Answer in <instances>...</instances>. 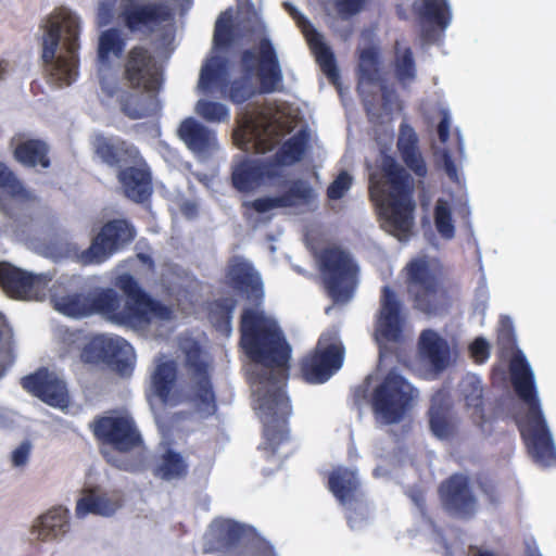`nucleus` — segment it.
<instances>
[{
    "instance_id": "nucleus-62",
    "label": "nucleus",
    "mask_w": 556,
    "mask_h": 556,
    "mask_svg": "<svg viewBox=\"0 0 556 556\" xmlns=\"http://www.w3.org/2000/svg\"><path fill=\"white\" fill-rule=\"evenodd\" d=\"M469 556H498L495 552L479 547V546H469Z\"/></svg>"
},
{
    "instance_id": "nucleus-51",
    "label": "nucleus",
    "mask_w": 556,
    "mask_h": 556,
    "mask_svg": "<svg viewBox=\"0 0 556 556\" xmlns=\"http://www.w3.org/2000/svg\"><path fill=\"white\" fill-rule=\"evenodd\" d=\"M244 535V529L237 522L224 521L218 527V538L225 547L236 546Z\"/></svg>"
},
{
    "instance_id": "nucleus-48",
    "label": "nucleus",
    "mask_w": 556,
    "mask_h": 556,
    "mask_svg": "<svg viewBox=\"0 0 556 556\" xmlns=\"http://www.w3.org/2000/svg\"><path fill=\"white\" fill-rule=\"evenodd\" d=\"M195 112L204 121L211 123H222L229 118L228 108L220 102L211 100H199L195 105Z\"/></svg>"
},
{
    "instance_id": "nucleus-19",
    "label": "nucleus",
    "mask_w": 556,
    "mask_h": 556,
    "mask_svg": "<svg viewBox=\"0 0 556 556\" xmlns=\"http://www.w3.org/2000/svg\"><path fill=\"white\" fill-rule=\"evenodd\" d=\"M94 156L110 168L121 170L134 163L142 162L139 149L118 136L96 134L91 141Z\"/></svg>"
},
{
    "instance_id": "nucleus-35",
    "label": "nucleus",
    "mask_w": 556,
    "mask_h": 556,
    "mask_svg": "<svg viewBox=\"0 0 556 556\" xmlns=\"http://www.w3.org/2000/svg\"><path fill=\"white\" fill-rule=\"evenodd\" d=\"M361 482L355 470L337 467L328 476V489L341 505L357 500Z\"/></svg>"
},
{
    "instance_id": "nucleus-21",
    "label": "nucleus",
    "mask_w": 556,
    "mask_h": 556,
    "mask_svg": "<svg viewBox=\"0 0 556 556\" xmlns=\"http://www.w3.org/2000/svg\"><path fill=\"white\" fill-rule=\"evenodd\" d=\"M131 351V345L121 337L97 334L88 340L80 351V359L85 364L109 365L124 364V359Z\"/></svg>"
},
{
    "instance_id": "nucleus-33",
    "label": "nucleus",
    "mask_w": 556,
    "mask_h": 556,
    "mask_svg": "<svg viewBox=\"0 0 556 556\" xmlns=\"http://www.w3.org/2000/svg\"><path fill=\"white\" fill-rule=\"evenodd\" d=\"M123 502L124 498L121 491H113L111 493L101 494L89 491L86 495L77 501L76 515L80 518L87 516L88 514L108 517L121 508Z\"/></svg>"
},
{
    "instance_id": "nucleus-61",
    "label": "nucleus",
    "mask_w": 556,
    "mask_h": 556,
    "mask_svg": "<svg viewBox=\"0 0 556 556\" xmlns=\"http://www.w3.org/2000/svg\"><path fill=\"white\" fill-rule=\"evenodd\" d=\"M254 59H255V53L253 50L247 49V50L242 51L241 63L244 68L250 71L252 68L251 64L254 61Z\"/></svg>"
},
{
    "instance_id": "nucleus-31",
    "label": "nucleus",
    "mask_w": 556,
    "mask_h": 556,
    "mask_svg": "<svg viewBox=\"0 0 556 556\" xmlns=\"http://www.w3.org/2000/svg\"><path fill=\"white\" fill-rule=\"evenodd\" d=\"M418 351L422 358L428 361L432 370L442 372L450 362V346L447 341L432 329L421 331L418 339Z\"/></svg>"
},
{
    "instance_id": "nucleus-26",
    "label": "nucleus",
    "mask_w": 556,
    "mask_h": 556,
    "mask_svg": "<svg viewBox=\"0 0 556 556\" xmlns=\"http://www.w3.org/2000/svg\"><path fill=\"white\" fill-rule=\"evenodd\" d=\"M117 180L125 197L135 203L147 202L153 193L152 173L143 159L118 170Z\"/></svg>"
},
{
    "instance_id": "nucleus-2",
    "label": "nucleus",
    "mask_w": 556,
    "mask_h": 556,
    "mask_svg": "<svg viewBox=\"0 0 556 556\" xmlns=\"http://www.w3.org/2000/svg\"><path fill=\"white\" fill-rule=\"evenodd\" d=\"M114 287L126 298L122 306V298L112 288L89 293L91 315H101L109 321L131 328H144L153 320L167 321L173 318L170 306L152 298L129 273H123L114 279Z\"/></svg>"
},
{
    "instance_id": "nucleus-10",
    "label": "nucleus",
    "mask_w": 556,
    "mask_h": 556,
    "mask_svg": "<svg viewBox=\"0 0 556 556\" xmlns=\"http://www.w3.org/2000/svg\"><path fill=\"white\" fill-rule=\"evenodd\" d=\"M136 235V228L129 220H108L92 238L90 245L77 255L78 262L84 266L100 265L129 245Z\"/></svg>"
},
{
    "instance_id": "nucleus-14",
    "label": "nucleus",
    "mask_w": 556,
    "mask_h": 556,
    "mask_svg": "<svg viewBox=\"0 0 556 556\" xmlns=\"http://www.w3.org/2000/svg\"><path fill=\"white\" fill-rule=\"evenodd\" d=\"M185 354V365L194 380L191 387V399L199 412L212 416L216 413L217 405L210 364L203 358V350L197 342L189 345Z\"/></svg>"
},
{
    "instance_id": "nucleus-38",
    "label": "nucleus",
    "mask_w": 556,
    "mask_h": 556,
    "mask_svg": "<svg viewBox=\"0 0 556 556\" xmlns=\"http://www.w3.org/2000/svg\"><path fill=\"white\" fill-rule=\"evenodd\" d=\"M177 365L174 361L160 362L151 375V390L163 403H167L177 381Z\"/></svg>"
},
{
    "instance_id": "nucleus-8",
    "label": "nucleus",
    "mask_w": 556,
    "mask_h": 556,
    "mask_svg": "<svg viewBox=\"0 0 556 556\" xmlns=\"http://www.w3.org/2000/svg\"><path fill=\"white\" fill-rule=\"evenodd\" d=\"M414 397L413 386L401 375L389 371L372 391L371 407L386 424H397L410 409Z\"/></svg>"
},
{
    "instance_id": "nucleus-63",
    "label": "nucleus",
    "mask_w": 556,
    "mask_h": 556,
    "mask_svg": "<svg viewBox=\"0 0 556 556\" xmlns=\"http://www.w3.org/2000/svg\"><path fill=\"white\" fill-rule=\"evenodd\" d=\"M444 164H445V169L451 177L456 175V168H455L454 162L452 161V159L447 152L444 153Z\"/></svg>"
},
{
    "instance_id": "nucleus-47",
    "label": "nucleus",
    "mask_w": 556,
    "mask_h": 556,
    "mask_svg": "<svg viewBox=\"0 0 556 556\" xmlns=\"http://www.w3.org/2000/svg\"><path fill=\"white\" fill-rule=\"evenodd\" d=\"M434 225L440 236L451 240L455 236V226L452 218V211L448 203L439 199L434 206Z\"/></svg>"
},
{
    "instance_id": "nucleus-29",
    "label": "nucleus",
    "mask_w": 556,
    "mask_h": 556,
    "mask_svg": "<svg viewBox=\"0 0 556 556\" xmlns=\"http://www.w3.org/2000/svg\"><path fill=\"white\" fill-rule=\"evenodd\" d=\"M235 135L243 143H253L256 150L262 153L271 150L274 147V141L270 138V124L253 112H245L241 115Z\"/></svg>"
},
{
    "instance_id": "nucleus-1",
    "label": "nucleus",
    "mask_w": 556,
    "mask_h": 556,
    "mask_svg": "<svg viewBox=\"0 0 556 556\" xmlns=\"http://www.w3.org/2000/svg\"><path fill=\"white\" fill-rule=\"evenodd\" d=\"M240 345L264 368L257 374L260 408L265 414L263 435L273 453L288 439L291 404L283 387L288 380L291 348L277 321L264 312L247 308L240 320Z\"/></svg>"
},
{
    "instance_id": "nucleus-28",
    "label": "nucleus",
    "mask_w": 556,
    "mask_h": 556,
    "mask_svg": "<svg viewBox=\"0 0 556 556\" xmlns=\"http://www.w3.org/2000/svg\"><path fill=\"white\" fill-rule=\"evenodd\" d=\"M278 176L271 161L243 160L236 164L231 172V185L239 192H250L263 184L265 179Z\"/></svg>"
},
{
    "instance_id": "nucleus-56",
    "label": "nucleus",
    "mask_w": 556,
    "mask_h": 556,
    "mask_svg": "<svg viewBox=\"0 0 556 556\" xmlns=\"http://www.w3.org/2000/svg\"><path fill=\"white\" fill-rule=\"evenodd\" d=\"M469 351L475 362L482 364L490 356V344L484 338L478 337L470 344Z\"/></svg>"
},
{
    "instance_id": "nucleus-54",
    "label": "nucleus",
    "mask_w": 556,
    "mask_h": 556,
    "mask_svg": "<svg viewBox=\"0 0 556 556\" xmlns=\"http://www.w3.org/2000/svg\"><path fill=\"white\" fill-rule=\"evenodd\" d=\"M352 186V176L342 170L327 188V197L330 200L341 199Z\"/></svg>"
},
{
    "instance_id": "nucleus-30",
    "label": "nucleus",
    "mask_w": 556,
    "mask_h": 556,
    "mask_svg": "<svg viewBox=\"0 0 556 556\" xmlns=\"http://www.w3.org/2000/svg\"><path fill=\"white\" fill-rule=\"evenodd\" d=\"M396 148L405 166L417 177L425 178L428 168L419 149V138L407 122H402L399 126Z\"/></svg>"
},
{
    "instance_id": "nucleus-13",
    "label": "nucleus",
    "mask_w": 556,
    "mask_h": 556,
    "mask_svg": "<svg viewBox=\"0 0 556 556\" xmlns=\"http://www.w3.org/2000/svg\"><path fill=\"white\" fill-rule=\"evenodd\" d=\"M405 269L408 291L413 296L415 307L425 313L435 312L442 296V289L428 262L424 258H416L410 261Z\"/></svg>"
},
{
    "instance_id": "nucleus-46",
    "label": "nucleus",
    "mask_w": 556,
    "mask_h": 556,
    "mask_svg": "<svg viewBox=\"0 0 556 556\" xmlns=\"http://www.w3.org/2000/svg\"><path fill=\"white\" fill-rule=\"evenodd\" d=\"M420 16L441 28L447 27L451 22V13L446 0H422Z\"/></svg>"
},
{
    "instance_id": "nucleus-17",
    "label": "nucleus",
    "mask_w": 556,
    "mask_h": 556,
    "mask_svg": "<svg viewBox=\"0 0 556 556\" xmlns=\"http://www.w3.org/2000/svg\"><path fill=\"white\" fill-rule=\"evenodd\" d=\"M227 61L220 56H213L202 66L199 87L208 91L215 84L222 86V90L228 87V99L233 104H243L256 94L251 80L248 77L233 79L229 85L226 83Z\"/></svg>"
},
{
    "instance_id": "nucleus-16",
    "label": "nucleus",
    "mask_w": 556,
    "mask_h": 556,
    "mask_svg": "<svg viewBox=\"0 0 556 556\" xmlns=\"http://www.w3.org/2000/svg\"><path fill=\"white\" fill-rule=\"evenodd\" d=\"M22 388L45 404L60 409L70 406L71 395L66 381L55 371L39 367L21 379Z\"/></svg>"
},
{
    "instance_id": "nucleus-40",
    "label": "nucleus",
    "mask_w": 556,
    "mask_h": 556,
    "mask_svg": "<svg viewBox=\"0 0 556 556\" xmlns=\"http://www.w3.org/2000/svg\"><path fill=\"white\" fill-rule=\"evenodd\" d=\"M188 470L189 466L182 455L167 450L154 468V476L165 481L180 480L187 477Z\"/></svg>"
},
{
    "instance_id": "nucleus-36",
    "label": "nucleus",
    "mask_w": 556,
    "mask_h": 556,
    "mask_svg": "<svg viewBox=\"0 0 556 556\" xmlns=\"http://www.w3.org/2000/svg\"><path fill=\"white\" fill-rule=\"evenodd\" d=\"M68 529V510L62 506L48 510L38 518L37 523L34 526L37 539L43 542L64 535Z\"/></svg>"
},
{
    "instance_id": "nucleus-12",
    "label": "nucleus",
    "mask_w": 556,
    "mask_h": 556,
    "mask_svg": "<svg viewBox=\"0 0 556 556\" xmlns=\"http://www.w3.org/2000/svg\"><path fill=\"white\" fill-rule=\"evenodd\" d=\"M89 428L97 441L119 453H129L142 444L141 433L129 414L113 412L97 416Z\"/></svg>"
},
{
    "instance_id": "nucleus-57",
    "label": "nucleus",
    "mask_w": 556,
    "mask_h": 556,
    "mask_svg": "<svg viewBox=\"0 0 556 556\" xmlns=\"http://www.w3.org/2000/svg\"><path fill=\"white\" fill-rule=\"evenodd\" d=\"M248 207H252L257 213H266L270 210L282 207L279 197H264L247 202L244 204Z\"/></svg>"
},
{
    "instance_id": "nucleus-20",
    "label": "nucleus",
    "mask_w": 556,
    "mask_h": 556,
    "mask_svg": "<svg viewBox=\"0 0 556 556\" xmlns=\"http://www.w3.org/2000/svg\"><path fill=\"white\" fill-rule=\"evenodd\" d=\"M283 7L304 35L321 72L329 80L333 83L337 81L339 79V71L336 58L331 49L324 42L323 36L313 26L311 21L293 4L285 2Z\"/></svg>"
},
{
    "instance_id": "nucleus-9",
    "label": "nucleus",
    "mask_w": 556,
    "mask_h": 556,
    "mask_svg": "<svg viewBox=\"0 0 556 556\" xmlns=\"http://www.w3.org/2000/svg\"><path fill=\"white\" fill-rule=\"evenodd\" d=\"M118 18L130 35L149 38L173 20V11L162 1L122 0Z\"/></svg>"
},
{
    "instance_id": "nucleus-3",
    "label": "nucleus",
    "mask_w": 556,
    "mask_h": 556,
    "mask_svg": "<svg viewBox=\"0 0 556 556\" xmlns=\"http://www.w3.org/2000/svg\"><path fill=\"white\" fill-rule=\"evenodd\" d=\"M368 190L382 227L399 239L406 238L413 227L416 207L410 175L392 156L386 155L380 169L369 175Z\"/></svg>"
},
{
    "instance_id": "nucleus-44",
    "label": "nucleus",
    "mask_w": 556,
    "mask_h": 556,
    "mask_svg": "<svg viewBox=\"0 0 556 556\" xmlns=\"http://www.w3.org/2000/svg\"><path fill=\"white\" fill-rule=\"evenodd\" d=\"M126 41L117 28H109L101 33L98 45V56L101 62H108L110 55L122 56Z\"/></svg>"
},
{
    "instance_id": "nucleus-11",
    "label": "nucleus",
    "mask_w": 556,
    "mask_h": 556,
    "mask_svg": "<svg viewBox=\"0 0 556 556\" xmlns=\"http://www.w3.org/2000/svg\"><path fill=\"white\" fill-rule=\"evenodd\" d=\"M344 354L340 340L320 336L315 348L300 361L302 378L312 384L325 383L342 367Z\"/></svg>"
},
{
    "instance_id": "nucleus-50",
    "label": "nucleus",
    "mask_w": 556,
    "mask_h": 556,
    "mask_svg": "<svg viewBox=\"0 0 556 556\" xmlns=\"http://www.w3.org/2000/svg\"><path fill=\"white\" fill-rule=\"evenodd\" d=\"M496 346L501 357H507L516 350V339L511 321L508 317L501 319V326L496 334Z\"/></svg>"
},
{
    "instance_id": "nucleus-23",
    "label": "nucleus",
    "mask_w": 556,
    "mask_h": 556,
    "mask_svg": "<svg viewBox=\"0 0 556 556\" xmlns=\"http://www.w3.org/2000/svg\"><path fill=\"white\" fill-rule=\"evenodd\" d=\"M428 418L429 428L435 438L450 440L456 435L458 419L447 390L439 389L432 394Z\"/></svg>"
},
{
    "instance_id": "nucleus-58",
    "label": "nucleus",
    "mask_w": 556,
    "mask_h": 556,
    "mask_svg": "<svg viewBox=\"0 0 556 556\" xmlns=\"http://www.w3.org/2000/svg\"><path fill=\"white\" fill-rule=\"evenodd\" d=\"M441 119L438 124L437 131L441 143L445 144L450 138L451 116L447 110H441Z\"/></svg>"
},
{
    "instance_id": "nucleus-5",
    "label": "nucleus",
    "mask_w": 556,
    "mask_h": 556,
    "mask_svg": "<svg viewBox=\"0 0 556 556\" xmlns=\"http://www.w3.org/2000/svg\"><path fill=\"white\" fill-rule=\"evenodd\" d=\"M122 78L134 90L149 96L124 92L119 99L122 112L131 119L154 115L160 110L156 94L163 85V68L153 53L143 46H134L123 62Z\"/></svg>"
},
{
    "instance_id": "nucleus-49",
    "label": "nucleus",
    "mask_w": 556,
    "mask_h": 556,
    "mask_svg": "<svg viewBox=\"0 0 556 556\" xmlns=\"http://www.w3.org/2000/svg\"><path fill=\"white\" fill-rule=\"evenodd\" d=\"M475 484L490 505L497 506L501 503L500 484L492 475L486 472L477 473Z\"/></svg>"
},
{
    "instance_id": "nucleus-37",
    "label": "nucleus",
    "mask_w": 556,
    "mask_h": 556,
    "mask_svg": "<svg viewBox=\"0 0 556 556\" xmlns=\"http://www.w3.org/2000/svg\"><path fill=\"white\" fill-rule=\"evenodd\" d=\"M393 51L394 58L392 61V67L394 76L402 87H407L417 78V66L414 52L408 46L402 47L399 40L394 42Z\"/></svg>"
},
{
    "instance_id": "nucleus-53",
    "label": "nucleus",
    "mask_w": 556,
    "mask_h": 556,
    "mask_svg": "<svg viewBox=\"0 0 556 556\" xmlns=\"http://www.w3.org/2000/svg\"><path fill=\"white\" fill-rule=\"evenodd\" d=\"M464 399L468 407L479 409L483 407V388L478 379L470 380L464 389Z\"/></svg>"
},
{
    "instance_id": "nucleus-43",
    "label": "nucleus",
    "mask_w": 556,
    "mask_h": 556,
    "mask_svg": "<svg viewBox=\"0 0 556 556\" xmlns=\"http://www.w3.org/2000/svg\"><path fill=\"white\" fill-rule=\"evenodd\" d=\"M54 308L70 317L90 316L89 293H73L53 298Z\"/></svg>"
},
{
    "instance_id": "nucleus-45",
    "label": "nucleus",
    "mask_w": 556,
    "mask_h": 556,
    "mask_svg": "<svg viewBox=\"0 0 556 556\" xmlns=\"http://www.w3.org/2000/svg\"><path fill=\"white\" fill-rule=\"evenodd\" d=\"M278 197L282 207H293L308 204L314 199V190L306 181L296 179Z\"/></svg>"
},
{
    "instance_id": "nucleus-55",
    "label": "nucleus",
    "mask_w": 556,
    "mask_h": 556,
    "mask_svg": "<svg viewBox=\"0 0 556 556\" xmlns=\"http://www.w3.org/2000/svg\"><path fill=\"white\" fill-rule=\"evenodd\" d=\"M368 0H336L334 8L343 18L352 17L364 10Z\"/></svg>"
},
{
    "instance_id": "nucleus-24",
    "label": "nucleus",
    "mask_w": 556,
    "mask_h": 556,
    "mask_svg": "<svg viewBox=\"0 0 556 556\" xmlns=\"http://www.w3.org/2000/svg\"><path fill=\"white\" fill-rule=\"evenodd\" d=\"M380 52L376 47H367L359 51L357 64V92L362 98L367 115L374 114L378 98L376 93L365 91V86H374L381 81Z\"/></svg>"
},
{
    "instance_id": "nucleus-64",
    "label": "nucleus",
    "mask_w": 556,
    "mask_h": 556,
    "mask_svg": "<svg viewBox=\"0 0 556 556\" xmlns=\"http://www.w3.org/2000/svg\"><path fill=\"white\" fill-rule=\"evenodd\" d=\"M109 463H111L112 465H114L115 467L119 468V469H123V470H131V467L126 464V463H117L115 459H112V458H106Z\"/></svg>"
},
{
    "instance_id": "nucleus-59",
    "label": "nucleus",
    "mask_w": 556,
    "mask_h": 556,
    "mask_svg": "<svg viewBox=\"0 0 556 556\" xmlns=\"http://www.w3.org/2000/svg\"><path fill=\"white\" fill-rule=\"evenodd\" d=\"M31 445L28 441L23 442L12 452V464L15 467L24 466L29 457Z\"/></svg>"
},
{
    "instance_id": "nucleus-52",
    "label": "nucleus",
    "mask_w": 556,
    "mask_h": 556,
    "mask_svg": "<svg viewBox=\"0 0 556 556\" xmlns=\"http://www.w3.org/2000/svg\"><path fill=\"white\" fill-rule=\"evenodd\" d=\"M232 38L233 34L231 26V17H224V15H220L215 23L213 37L215 47L226 48L230 46V43L232 42Z\"/></svg>"
},
{
    "instance_id": "nucleus-60",
    "label": "nucleus",
    "mask_w": 556,
    "mask_h": 556,
    "mask_svg": "<svg viewBox=\"0 0 556 556\" xmlns=\"http://www.w3.org/2000/svg\"><path fill=\"white\" fill-rule=\"evenodd\" d=\"M377 85L380 86V91H381V98H382V101H383V106L387 108L390 104L391 100H392L394 91L392 89H390L382 79Z\"/></svg>"
},
{
    "instance_id": "nucleus-42",
    "label": "nucleus",
    "mask_w": 556,
    "mask_h": 556,
    "mask_svg": "<svg viewBox=\"0 0 556 556\" xmlns=\"http://www.w3.org/2000/svg\"><path fill=\"white\" fill-rule=\"evenodd\" d=\"M236 306L237 301L233 298H220L211 302L208 318L218 332L225 336L230 334L232 314Z\"/></svg>"
},
{
    "instance_id": "nucleus-34",
    "label": "nucleus",
    "mask_w": 556,
    "mask_h": 556,
    "mask_svg": "<svg viewBox=\"0 0 556 556\" xmlns=\"http://www.w3.org/2000/svg\"><path fill=\"white\" fill-rule=\"evenodd\" d=\"M13 157L24 167L47 169L51 166L50 146L42 139L21 140L13 150Z\"/></svg>"
},
{
    "instance_id": "nucleus-4",
    "label": "nucleus",
    "mask_w": 556,
    "mask_h": 556,
    "mask_svg": "<svg viewBox=\"0 0 556 556\" xmlns=\"http://www.w3.org/2000/svg\"><path fill=\"white\" fill-rule=\"evenodd\" d=\"M79 21L71 11L60 8L47 18L42 36V61L51 81L68 86L78 77Z\"/></svg>"
},
{
    "instance_id": "nucleus-15",
    "label": "nucleus",
    "mask_w": 556,
    "mask_h": 556,
    "mask_svg": "<svg viewBox=\"0 0 556 556\" xmlns=\"http://www.w3.org/2000/svg\"><path fill=\"white\" fill-rule=\"evenodd\" d=\"M438 491L444 510L451 516L469 520L478 513V498L468 476L453 473L440 483Z\"/></svg>"
},
{
    "instance_id": "nucleus-22",
    "label": "nucleus",
    "mask_w": 556,
    "mask_h": 556,
    "mask_svg": "<svg viewBox=\"0 0 556 556\" xmlns=\"http://www.w3.org/2000/svg\"><path fill=\"white\" fill-rule=\"evenodd\" d=\"M404 325L405 315L402 312V303L389 286H383L376 323L377 333L388 342H400L403 338Z\"/></svg>"
},
{
    "instance_id": "nucleus-7",
    "label": "nucleus",
    "mask_w": 556,
    "mask_h": 556,
    "mask_svg": "<svg viewBox=\"0 0 556 556\" xmlns=\"http://www.w3.org/2000/svg\"><path fill=\"white\" fill-rule=\"evenodd\" d=\"M324 286L334 301H348L357 286L358 266L351 254L339 247L325 248L318 255Z\"/></svg>"
},
{
    "instance_id": "nucleus-18",
    "label": "nucleus",
    "mask_w": 556,
    "mask_h": 556,
    "mask_svg": "<svg viewBox=\"0 0 556 556\" xmlns=\"http://www.w3.org/2000/svg\"><path fill=\"white\" fill-rule=\"evenodd\" d=\"M49 280L46 275H35L9 262H0V287L12 299H38L45 294Z\"/></svg>"
},
{
    "instance_id": "nucleus-39",
    "label": "nucleus",
    "mask_w": 556,
    "mask_h": 556,
    "mask_svg": "<svg viewBox=\"0 0 556 556\" xmlns=\"http://www.w3.org/2000/svg\"><path fill=\"white\" fill-rule=\"evenodd\" d=\"M308 141L307 130L300 129L281 144L271 163L277 168L279 165H292L300 162L305 154Z\"/></svg>"
},
{
    "instance_id": "nucleus-27",
    "label": "nucleus",
    "mask_w": 556,
    "mask_h": 556,
    "mask_svg": "<svg viewBox=\"0 0 556 556\" xmlns=\"http://www.w3.org/2000/svg\"><path fill=\"white\" fill-rule=\"evenodd\" d=\"M226 277L231 286L248 300L260 303L264 298L263 282L253 265L241 256H232L227 266Z\"/></svg>"
},
{
    "instance_id": "nucleus-41",
    "label": "nucleus",
    "mask_w": 556,
    "mask_h": 556,
    "mask_svg": "<svg viewBox=\"0 0 556 556\" xmlns=\"http://www.w3.org/2000/svg\"><path fill=\"white\" fill-rule=\"evenodd\" d=\"M0 191L21 202H36L37 195L28 190L17 175L3 162H0Z\"/></svg>"
},
{
    "instance_id": "nucleus-32",
    "label": "nucleus",
    "mask_w": 556,
    "mask_h": 556,
    "mask_svg": "<svg viewBox=\"0 0 556 556\" xmlns=\"http://www.w3.org/2000/svg\"><path fill=\"white\" fill-rule=\"evenodd\" d=\"M178 135L186 146L198 154L210 153L217 144L215 132L193 117H187L181 122Z\"/></svg>"
},
{
    "instance_id": "nucleus-25",
    "label": "nucleus",
    "mask_w": 556,
    "mask_h": 556,
    "mask_svg": "<svg viewBox=\"0 0 556 556\" xmlns=\"http://www.w3.org/2000/svg\"><path fill=\"white\" fill-rule=\"evenodd\" d=\"M257 78L260 92L274 93L282 89L283 74L276 49L267 37L260 39L257 43Z\"/></svg>"
},
{
    "instance_id": "nucleus-6",
    "label": "nucleus",
    "mask_w": 556,
    "mask_h": 556,
    "mask_svg": "<svg viewBox=\"0 0 556 556\" xmlns=\"http://www.w3.org/2000/svg\"><path fill=\"white\" fill-rule=\"evenodd\" d=\"M509 370L516 394L528 405L526 422L520 427L528 452L535 462L551 465L556 448L541 409L533 372L520 352L511 358Z\"/></svg>"
}]
</instances>
